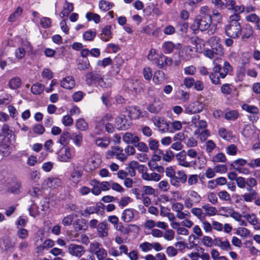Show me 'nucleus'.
<instances>
[{
	"label": "nucleus",
	"mask_w": 260,
	"mask_h": 260,
	"mask_svg": "<svg viewBox=\"0 0 260 260\" xmlns=\"http://www.w3.org/2000/svg\"><path fill=\"white\" fill-rule=\"evenodd\" d=\"M212 22V19L210 15H198L194 18L190 28L194 31L208 30V34L212 35L215 32L216 27L215 26H211Z\"/></svg>",
	"instance_id": "nucleus-1"
},
{
	"label": "nucleus",
	"mask_w": 260,
	"mask_h": 260,
	"mask_svg": "<svg viewBox=\"0 0 260 260\" xmlns=\"http://www.w3.org/2000/svg\"><path fill=\"white\" fill-rule=\"evenodd\" d=\"M213 63L214 64L212 69L213 72L210 74L209 78L213 84H221L220 78H225L229 73L232 72L233 68L229 62L225 61L222 67V71L221 66L218 64L215 59L213 60Z\"/></svg>",
	"instance_id": "nucleus-2"
},
{
	"label": "nucleus",
	"mask_w": 260,
	"mask_h": 260,
	"mask_svg": "<svg viewBox=\"0 0 260 260\" xmlns=\"http://www.w3.org/2000/svg\"><path fill=\"white\" fill-rule=\"evenodd\" d=\"M89 251L96 256L98 260H104L108 255L106 250L102 247V244L96 241L90 243Z\"/></svg>",
	"instance_id": "nucleus-3"
},
{
	"label": "nucleus",
	"mask_w": 260,
	"mask_h": 260,
	"mask_svg": "<svg viewBox=\"0 0 260 260\" xmlns=\"http://www.w3.org/2000/svg\"><path fill=\"white\" fill-rule=\"evenodd\" d=\"M201 201L200 195L194 190L188 192L184 200V205L187 208H191L197 205Z\"/></svg>",
	"instance_id": "nucleus-4"
},
{
	"label": "nucleus",
	"mask_w": 260,
	"mask_h": 260,
	"mask_svg": "<svg viewBox=\"0 0 260 260\" xmlns=\"http://www.w3.org/2000/svg\"><path fill=\"white\" fill-rule=\"evenodd\" d=\"M225 33L232 39H236L242 34V28L240 24H228L224 27Z\"/></svg>",
	"instance_id": "nucleus-5"
},
{
	"label": "nucleus",
	"mask_w": 260,
	"mask_h": 260,
	"mask_svg": "<svg viewBox=\"0 0 260 260\" xmlns=\"http://www.w3.org/2000/svg\"><path fill=\"white\" fill-rule=\"evenodd\" d=\"M75 155L74 150L69 146H64L59 151L57 158L60 161L69 162Z\"/></svg>",
	"instance_id": "nucleus-6"
},
{
	"label": "nucleus",
	"mask_w": 260,
	"mask_h": 260,
	"mask_svg": "<svg viewBox=\"0 0 260 260\" xmlns=\"http://www.w3.org/2000/svg\"><path fill=\"white\" fill-rule=\"evenodd\" d=\"M114 156L121 161H124L127 159V155L123 152L122 148L119 146H115L106 153L107 159H111Z\"/></svg>",
	"instance_id": "nucleus-7"
},
{
	"label": "nucleus",
	"mask_w": 260,
	"mask_h": 260,
	"mask_svg": "<svg viewBox=\"0 0 260 260\" xmlns=\"http://www.w3.org/2000/svg\"><path fill=\"white\" fill-rule=\"evenodd\" d=\"M154 125L156 126L160 133H164L169 131V123L164 117L153 116L151 118Z\"/></svg>",
	"instance_id": "nucleus-8"
},
{
	"label": "nucleus",
	"mask_w": 260,
	"mask_h": 260,
	"mask_svg": "<svg viewBox=\"0 0 260 260\" xmlns=\"http://www.w3.org/2000/svg\"><path fill=\"white\" fill-rule=\"evenodd\" d=\"M175 157L178 166L189 168L196 165L195 161H188L186 160L187 155L185 150H182L175 154Z\"/></svg>",
	"instance_id": "nucleus-9"
},
{
	"label": "nucleus",
	"mask_w": 260,
	"mask_h": 260,
	"mask_svg": "<svg viewBox=\"0 0 260 260\" xmlns=\"http://www.w3.org/2000/svg\"><path fill=\"white\" fill-rule=\"evenodd\" d=\"M84 247L81 245L70 243L67 248L68 253L72 256L80 258L85 253Z\"/></svg>",
	"instance_id": "nucleus-10"
},
{
	"label": "nucleus",
	"mask_w": 260,
	"mask_h": 260,
	"mask_svg": "<svg viewBox=\"0 0 260 260\" xmlns=\"http://www.w3.org/2000/svg\"><path fill=\"white\" fill-rule=\"evenodd\" d=\"M102 162L101 156L97 152H94L87 161L86 168L93 171L99 167Z\"/></svg>",
	"instance_id": "nucleus-11"
},
{
	"label": "nucleus",
	"mask_w": 260,
	"mask_h": 260,
	"mask_svg": "<svg viewBox=\"0 0 260 260\" xmlns=\"http://www.w3.org/2000/svg\"><path fill=\"white\" fill-rule=\"evenodd\" d=\"M208 42L211 48L214 49L215 52L218 54L219 56L223 55V47L220 43V39L219 37L212 36L209 39Z\"/></svg>",
	"instance_id": "nucleus-12"
},
{
	"label": "nucleus",
	"mask_w": 260,
	"mask_h": 260,
	"mask_svg": "<svg viewBox=\"0 0 260 260\" xmlns=\"http://www.w3.org/2000/svg\"><path fill=\"white\" fill-rule=\"evenodd\" d=\"M204 109V105L200 102H196L188 104L185 109V111L187 114H196L200 113Z\"/></svg>",
	"instance_id": "nucleus-13"
},
{
	"label": "nucleus",
	"mask_w": 260,
	"mask_h": 260,
	"mask_svg": "<svg viewBox=\"0 0 260 260\" xmlns=\"http://www.w3.org/2000/svg\"><path fill=\"white\" fill-rule=\"evenodd\" d=\"M140 167L142 168L141 170L142 172L141 177L143 180L148 181H153L155 182H158L161 179V176L159 174L155 172L149 173L147 171L144 170V169L145 168L144 165H141Z\"/></svg>",
	"instance_id": "nucleus-14"
},
{
	"label": "nucleus",
	"mask_w": 260,
	"mask_h": 260,
	"mask_svg": "<svg viewBox=\"0 0 260 260\" xmlns=\"http://www.w3.org/2000/svg\"><path fill=\"white\" fill-rule=\"evenodd\" d=\"M181 47L180 44H175L171 41L165 42L162 45V50L165 54H170L175 49H180Z\"/></svg>",
	"instance_id": "nucleus-15"
},
{
	"label": "nucleus",
	"mask_w": 260,
	"mask_h": 260,
	"mask_svg": "<svg viewBox=\"0 0 260 260\" xmlns=\"http://www.w3.org/2000/svg\"><path fill=\"white\" fill-rule=\"evenodd\" d=\"M32 47L30 43L26 42L24 43L22 47L18 48L15 52V55L17 58L19 59H22L25 55V49L31 50Z\"/></svg>",
	"instance_id": "nucleus-16"
},
{
	"label": "nucleus",
	"mask_w": 260,
	"mask_h": 260,
	"mask_svg": "<svg viewBox=\"0 0 260 260\" xmlns=\"http://www.w3.org/2000/svg\"><path fill=\"white\" fill-rule=\"evenodd\" d=\"M86 82L88 85L98 83L101 78V75L95 72H90L86 74Z\"/></svg>",
	"instance_id": "nucleus-17"
},
{
	"label": "nucleus",
	"mask_w": 260,
	"mask_h": 260,
	"mask_svg": "<svg viewBox=\"0 0 260 260\" xmlns=\"http://www.w3.org/2000/svg\"><path fill=\"white\" fill-rule=\"evenodd\" d=\"M75 81L72 76H67L60 81V86L66 89L71 90L75 86Z\"/></svg>",
	"instance_id": "nucleus-18"
},
{
	"label": "nucleus",
	"mask_w": 260,
	"mask_h": 260,
	"mask_svg": "<svg viewBox=\"0 0 260 260\" xmlns=\"http://www.w3.org/2000/svg\"><path fill=\"white\" fill-rule=\"evenodd\" d=\"M163 103L158 99L154 98L153 102L149 105L147 110L152 113H157L161 109Z\"/></svg>",
	"instance_id": "nucleus-19"
},
{
	"label": "nucleus",
	"mask_w": 260,
	"mask_h": 260,
	"mask_svg": "<svg viewBox=\"0 0 260 260\" xmlns=\"http://www.w3.org/2000/svg\"><path fill=\"white\" fill-rule=\"evenodd\" d=\"M123 141L126 144H131L134 146L140 140V138L136 134L131 133H125L122 137Z\"/></svg>",
	"instance_id": "nucleus-20"
},
{
	"label": "nucleus",
	"mask_w": 260,
	"mask_h": 260,
	"mask_svg": "<svg viewBox=\"0 0 260 260\" xmlns=\"http://www.w3.org/2000/svg\"><path fill=\"white\" fill-rule=\"evenodd\" d=\"M96 229L99 237L104 238L108 236V224L106 221H103L99 223Z\"/></svg>",
	"instance_id": "nucleus-21"
},
{
	"label": "nucleus",
	"mask_w": 260,
	"mask_h": 260,
	"mask_svg": "<svg viewBox=\"0 0 260 260\" xmlns=\"http://www.w3.org/2000/svg\"><path fill=\"white\" fill-rule=\"evenodd\" d=\"M54 245V242L51 239L46 240L42 244L36 247V252L42 254L44 250L52 248Z\"/></svg>",
	"instance_id": "nucleus-22"
},
{
	"label": "nucleus",
	"mask_w": 260,
	"mask_h": 260,
	"mask_svg": "<svg viewBox=\"0 0 260 260\" xmlns=\"http://www.w3.org/2000/svg\"><path fill=\"white\" fill-rule=\"evenodd\" d=\"M244 209L248 210L249 209V208H248L246 205H245L243 207L242 209V214H243V217H244L249 223L253 225L257 224L258 220L256 215L254 214H245V212L244 211Z\"/></svg>",
	"instance_id": "nucleus-23"
},
{
	"label": "nucleus",
	"mask_w": 260,
	"mask_h": 260,
	"mask_svg": "<svg viewBox=\"0 0 260 260\" xmlns=\"http://www.w3.org/2000/svg\"><path fill=\"white\" fill-rule=\"evenodd\" d=\"M112 38L111 26L106 25L104 27L100 34V39L104 41L108 42Z\"/></svg>",
	"instance_id": "nucleus-24"
},
{
	"label": "nucleus",
	"mask_w": 260,
	"mask_h": 260,
	"mask_svg": "<svg viewBox=\"0 0 260 260\" xmlns=\"http://www.w3.org/2000/svg\"><path fill=\"white\" fill-rule=\"evenodd\" d=\"M166 79L165 73L160 70L156 71L152 78L153 82L155 85H160L162 84Z\"/></svg>",
	"instance_id": "nucleus-25"
},
{
	"label": "nucleus",
	"mask_w": 260,
	"mask_h": 260,
	"mask_svg": "<svg viewBox=\"0 0 260 260\" xmlns=\"http://www.w3.org/2000/svg\"><path fill=\"white\" fill-rule=\"evenodd\" d=\"M115 125L118 129H126L128 125L125 116L124 115H121L116 118Z\"/></svg>",
	"instance_id": "nucleus-26"
},
{
	"label": "nucleus",
	"mask_w": 260,
	"mask_h": 260,
	"mask_svg": "<svg viewBox=\"0 0 260 260\" xmlns=\"http://www.w3.org/2000/svg\"><path fill=\"white\" fill-rule=\"evenodd\" d=\"M44 184L51 188H55L61 185V181L58 178L50 177L44 180Z\"/></svg>",
	"instance_id": "nucleus-27"
},
{
	"label": "nucleus",
	"mask_w": 260,
	"mask_h": 260,
	"mask_svg": "<svg viewBox=\"0 0 260 260\" xmlns=\"http://www.w3.org/2000/svg\"><path fill=\"white\" fill-rule=\"evenodd\" d=\"M70 139L76 147H80L83 143V135L79 132L73 133Z\"/></svg>",
	"instance_id": "nucleus-28"
},
{
	"label": "nucleus",
	"mask_w": 260,
	"mask_h": 260,
	"mask_svg": "<svg viewBox=\"0 0 260 260\" xmlns=\"http://www.w3.org/2000/svg\"><path fill=\"white\" fill-rule=\"evenodd\" d=\"M134 210L133 209H126L123 210L121 215V219L125 222L131 221L134 218Z\"/></svg>",
	"instance_id": "nucleus-29"
},
{
	"label": "nucleus",
	"mask_w": 260,
	"mask_h": 260,
	"mask_svg": "<svg viewBox=\"0 0 260 260\" xmlns=\"http://www.w3.org/2000/svg\"><path fill=\"white\" fill-rule=\"evenodd\" d=\"M247 190L249 193H245L242 195L243 200L246 202H251L255 199L257 195V192L250 188H247Z\"/></svg>",
	"instance_id": "nucleus-30"
},
{
	"label": "nucleus",
	"mask_w": 260,
	"mask_h": 260,
	"mask_svg": "<svg viewBox=\"0 0 260 260\" xmlns=\"http://www.w3.org/2000/svg\"><path fill=\"white\" fill-rule=\"evenodd\" d=\"M95 145L102 148H106L110 143V140L108 137H98L94 140Z\"/></svg>",
	"instance_id": "nucleus-31"
},
{
	"label": "nucleus",
	"mask_w": 260,
	"mask_h": 260,
	"mask_svg": "<svg viewBox=\"0 0 260 260\" xmlns=\"http://www.w3.org/2000/svg\"><path fill=\"white\" fill-rule=\"evenodd\" d=\"M214 245L219 247L223 250H229L231 249V246L230 242L227 241H222L220 238H216L214 240Z\"/></svg>",
	"instance_id": "nucleus-32"
},
{
	"label": "nucleus",
	"mask_w": 260,
	"mask_h": 260,
	"mask_svg": "<svg viewBox=\"0 0 260 260\" xmlns=\"http://www.w3.org/2000/svg\"><path fill=\"white\" fill-rule=\"evenodd\" d=\"M73 9L74 7L73 4L66 1L60 14V15H62L61 17H63L68 16L69 14L73 11Z\"/></svg>",
	"instance_id": "nucleus-33"
},
{
	"label": "nucleus",
	"mask_w": 260,
	"mask_h": 260,
	"mask_svg": "<svg viewBox=\"0 0 260 260\" xmlns=\"http://www.w3.org/2000/svg\"><path fill=\"white\" fill-rule=\"evenodd\" d=\"M155 29V26L153 24H150L148 25L145 26L142 29L141 32L145 33L148 35L152 34L153 36H157L158 31L157 29Z\"/></svg>",
	"instance_id": "nucleus-34"
},
{
	"label": "nucleus",
	"mask_w": 260,
	"mask_h": 260,
	"mask_svg": "<svg viewBox=\"0 0 260 260\" xmlns=\"http://www.w3.org/2000/svg\"><path fill=\"white\" fill-rule=\"evenodd\" d=\"M202 209L205 211V216H213L217 214V210L215 207L211 206L209 204L202 206Z\"/></svg>",
	"instance_id": "nucleus-35"
},
{
	"label": "nucleus",
	"mask_w": 260,
	"mask_h": 260,
	"mask_svg": "<svg viewBox=\"0 0 260 260\" xmlns=\"http://www.w3.org/2000/svg\"><path fill=\"white\" fill-rule=\"evenodd\" d=\"M75 126L77 129L81 131H85L88 128V124L83 118L78 119L76 121Z\"/></svg>",
	"instance_id": "nucleus-36"
},
{
	"label": "nucleus",
	"mask_w": 260,
	"mask_h": 260,
	"mask_svg": "<svg viewBox=\"0 0 260 260\" xmlns=\"http://www.w3.org/2000/svg\"><path fill=\"white\" fill-rule=\"evenodd\" d=\"M169 131L170 133H174L176 131L180 130L182 127V123L181 121L178 120H175L174 121L169 122Z\"/></svg>",
	"instance_id": "nucleus-37"
},
{
	"label": "nucleus",
	"mask_w": 260,
	"mask_h": 260,
	"mask_svg": "<svg viewBox=\"0 0 260 260\" xmlns=\"http://www.w3.org/2000/svg\"><path fill=\"white\" fill-rule=\"evenodd\" d=\"M90 185L92 186L90 190L93 194L98 196L101 193L102 190L99 185V181L92 180L90 182Z\"/></svg>",
	"instance_id": "nucleus-38"
},
{
	"label": "nucleus",
	"mask_w": 260,
	"mask_h": 260,
	"mask_svg": "<svg viewBox=\"0 0 260 260\" xmlns=\"http://www.w3.org/2000/svg\"><path fill=\"white\" fill-rule=\"evenodd\" d=\"M113 5L112 3L105 0H101L99 3V8L104 12L109 10L113 7Z\"/></svg>",
	"instance_id": "nucleus-39"
},
{
	"label": "nucleus",
	"mask_w": 260,
	"mask_h": 260,
	"mask_svg": "<svg viewBox=\"0 0 260 260\" xmlns=\"http://www.w3.org/2000/svg\"><path fill=\"white\" fill-rule=\"evenodd\" d=\"M11 147L6 143H2L0 145V152L3 156H8L12 152Z\"/></svg>",
	"instance_id": "nucleus-40"
},
{
	"label": "nucleus",
	"mask_w": 260,
	"mask_h": 260,
	"mask_svg": "<svg viewBox=\"0 0 260 260\" xmlns=\"http://www.w3.org/2000/svg\"><path fill=\"white\" fill-rule=\"evenodd\" d=\"M21 84V80L19 77H14L9 82V86L10 88L15 89L19 88Z\"/></svg>",
	"instance_id": "nucleus-41"
},
{
	"label": "nucleus",
	"mask_w": 260,
	"mask_h": 260,
	"mask_svg": "<svg viewBox=\"0 0 260 260\" xmlns=\"http://www.w3.org/2000/svg\"><path fill=\"white\" fill-rule=\"evenodd\" d=\"M14 247V243L10 241L9 239H5L3 242L0 243V247L4 251L11 250Z\"/></svg>",
	"instance_id": "nucleus-42"
},
{
	"label": "nucleus",
	"mask_w": 260,
	"mask_h": 260,
	"mask_svg": "<svg viewBox=\"0 0 260 260\" xmlns=\"http://www.w3.org/2000/svg\"><path fill=\"white\" fill-rule=\"evenodd\" d=\"M175 157V154L170 150H167L165 153H162V159L166 162H171Z\"/></svg>",
	"instance_id": "nucleus-43"
},
{
	"label": "nucleus",
	"mask_w": 260,
	"mask_h": 260,
	"mask_svg": "<svg viewBox=\"0 0 260 260\" xmlns=\"http://www.w3.org/2000/svg\"><path fill=\"white\" fill-rule=\"evenodd\" d=\"M218 135L223 139L228 141L232 137L231 133L228 131L223 127H220L218 129Z\"/></svg>",
	"instance_id": "nucleus-44"
},
{
	"label": "nucleus",
	"mask_w": 260,
	"mask_h": 260,
	"mask_svg": "<svg viewBox=\"0 0 260 260\" xmlns=\"http://www.w3.org/2000/svg\"><path fill=\"white\" fill-rule=\"evenodd\" d=\"M148 149L149 148L151 150L155 152L159 150V144L157 140L150 138L148 141Z\"/></svg>",
	"instance_id": "nucleus-45"
},
{
	"label": "nucleus",
	"mask_w": 260,
	"mask_h": 260,
	"mask_svg": "<svg viewBox=\"0 0 260 260\" xmlns=\"http://www.w3.org/2000/svg\"><path fill=\"white\" fill-rule=\"evenodd\" d=\"M23 10L20 7L17 8L15 12L11 14L8 18L9 22H13L19 18L22 13Z\"/></svg>",
	"instance_id": "nucleus-46"
},
{
	"label": "nucleus",
	"mask_w": 260,
	"mask_h": 260,
	"mask_svg": "<svg viewBox=\"0 0 260 260\" xmlns=\"http://www.w3.org/2000/svg\"><path fill=\"white\" fill-rule=\"evenodd\" d=\"M44 86L39 83H37L32 85L31 87V91L34 94H40L44 90Z\"/></svg>",
	"instance_id": "nucleus-47"
},
{
	"label": "nucleus",
	"mask_w": 260,
	"mask_h": 260,
	"mask_svg": "<svg viewBox=\"0 0 260 260\" xmlns=\"http://www.w3.org/2000/svg\"><path fill=\"white\" fill-rule=\"evenodd\" d=\"M242 108L243 110L251 114H257L259 112L258 108L253 105L244 104L242 105Z\"/></svg>",
	"instance_id": "nucleus-48"
},
{
	"label": "nucleus",
	"mask_w": 260,
	"mask_h": 260,
	"mask_svg": "<svg viewBox=\"0 0 260 260\" xmlns=\"http://www.w3.org/2000/svg\"><path fill=\"white\" fill-rule=\"evenodd\" d=\"M191 213L196 216L200 220H202L205 218V214L202 209L200 208H193L191 210Z\"/></svg>",
	"instance_id": "nucleus-49"
},
{
	"label": "nucleus",
	"mask_w": 260,
	"mask_h": 260,
	"mask_svg": "<svg viewBox=\"0 0 260 260\" xmlns=\"http://www.w3.org/2000/svg\"><path fill=\"white\" fill-rule=\"evenodd\" d=\"M85 17L89 21H93L95 23H98L100 21V16L96 13L89 12L86 13Z\"/></svg>",
	"instance_id": "nucleus-50"
},
{
	"label": "nucleus",
	"mask_w": 260,
	"mask_h": 260,
	"mask_svg": "<svg viewBox=\"0 0 260 260\" xmlns=\"http://www.w3.org/2000/svg\"><path fill=\"white\" fill-rule=\"evenodd\" d=\"M242 32L243 38H248L253 34V28L250 25H246L243 29Z\"/></svg>",
	"instance_id": "nucleus-51"
},
{
	"label": "nucleus",
	"mask_w": 260,
	"mask_h": 260,
	"mask_svg": "<svg viewBox=\"0 0 260 260\" xmlns=\"http://www.w3.org/2000/svg\"><path fill=\"white\" fill-rule=\"evenodd\" d=\"M227 159L225 154L222 152H220L214 155L212 158V161L213 162H225Z\"/></svg>",
	"instance_id": "nucleus-52"
},
{
	"label": "nucleus",
	"mask_w": 260,
	"mask_h": 260,
	"mask_svg": "<svg viewBox=\"0 0 260 260\" xmlns=\"http://www.w3.org/2000/svg\"><path fill=\"white\" fill-rule=\"evenodd\" d=\"M204 55L206 57H207L210 59H213V58L215 59L216 58V59H218L219 57L220 56H219L218 54H217L215 52L214 49H212V48H211V49L205 50L204 51Z\"/></svg>",
	"instance_id": "nucleus-53"
},
{
	"label": "nucleus",
	"mask_w": 260,
	"mask_h": 260,
	"mask_svg": "<svg viewBox=\"0 0 260 260\" xmlns=\"http://www.w3.org/2000/svg\"><path fill=\"white\" fill-rule=\"evenodd\" d=\"M239 116L238 112L236 110L227 111L224 115V118L226 120H235Z\"/></svg>",
	"instance_id": "nucleus-54"
},
{
	"label": "nucleus",
	"mask_w": 260,
	"mask_h": 260,
	"mask_svg": "<svg viewBox=\"0 0 260 260\" xmlns=\"http://www.w3.org/2000/svg\"><path fill=\"white\" fill-rule=\"evenodd\" d=\"M162 237L167 241H172L174 239L175 232L173 230L167 229L165 231L164 233H163Z\"/></svg>",
	"instance_id": "nucleus-55"
},
{
	"label": "nucleus",
	"mask_w": 260,
	"mask_h": 260,
	"mask_svg": "<svg viewBox=\"0 0 260 260\" xmlns=\"http://www.w3.org/2000/svg\"><path fill=\"white\" fill-rule=\"evenodd\" d=\"M233 208L230 207H221L219 209L220 215L226 217H230Z\"/></svg>",
	"instance_id": "nucleus-56"
},
{
	"label": "nucleus",
	"mask_w": 260,
	"mask_h": 260,
	"mask_svg": "<svg viewBox=\"0 0 260 260\" xmlns=\"http://www.w3.org/2000/svg\"><path fill=\"white\" fill-rule=\"evenodd\" d=\"M238 149L234 144H230L225 148L226 153L230 155H236Z\"/></svg>",
	"instance_id": "nucleus-57"
},
{
	"label": "nucleus",
	"mask_w": 260,
	"mask_h": 260,
	"mask_svg": "<svg viewBox=\"0 0 260 260\" xmlns=\"http://www.w3.org/2000/svg\"><path fill=\"white\" fill-rule=\"evenodd\" d=\"M89 67L90 64L87 59L79 60V62L77 65V67L79 70H84L89 68Z\"/></svg>",
	"instance_id": "nucleus-58"
},
{
	"label": "nucleus",
	"mask_w": 260,
	"mask_h": 260,
	"mask_svg": "<svg viewBox=\"0 0 260 260\" xmlns=\"http://www.w3.org/2000/svg\"><path fill=\"white\" fill-rule=\"evenodd\" d=\"M31 129L34 133L39 135L43 134L45 132L44 127L41 124H36L33 125Z\"/></svg>",
	"instance_id": "nucleus-59"
},
{
	"label": "nucleus",
	"mask_w": 260,
	"mask_h": 260,
	"mask_svg": "<svg viewBox=\"0 0 260 260\" xmlns=\"http://www.w3.org/2000/svg\"><path fill=\"white\" fill-rule=\"evenodd\" d=\"M196 133L199 134L200 139L202 141H205L210 135V131L207 129L200 131L196 130Z\"/></svg>",
	"instance_id": "nucleus-60"
},
{
	"label": "nucleus",
	"mask_w": 260,
	"mask_h": 260,
	"mask_svg": "<svg viewBox=\"0 0 260 260\" xmlns=\"http://www.w3.org/2000/svg\"><path fill=\"white\" fill-rule=\"evenodd\" d=\"M21 184L20 182L17 181L15 184L8 189V191L13 193L18 194L20 192Z\"/></svg>",
	"instance_id": "nucleus-61"
},
{
	"label": "nucleus",
	"mask_w": 260,
	"mask_h": 260,
	"mask_svg": "<svg viewBox=\"0 0 260 260\" xmlns=\"http://www.w3.org/2000/svg\"><path fill=\"white\" fill-rule=\"evenodd\" d=\"M143 76L147 81H150L152 77V71L149 67H145L143 70Z\"/></svg>",
	"instance_id": "nucleus-62"
},
{
	"label": "nucleus",
	"mask_w": 260,
	"mask_h": 260,
	"mask_svg": "<svg viewBox=\"0 0 260 260\" xmlns=\"http://www.w3.org/2000/svg\"><path fill=\"white\" fill-rule=\"evenodd\" d=\"M218 197L221 201H230L231 200L230 193L225 190L219 191L218 193Z\"/></svg>",
	"instance_id": "nucleus-63"
},
{
	"label": "nucleus",
	"mask_w": 260,
	"mask_h": 260,
	"mask_svg": "<svg viewBox=\"0 0 260 260\" xmlns=\"http://www.w3.org/2000/svg\"><path fill=\"white\" fill-rule=\"evenodd\" d=\"M199 177L197 174H191L189 175L187 181V184L189 186H194L198 182Z\"/></svg>",
	"instance_id": "nucleus-64"
}]
</instances>
